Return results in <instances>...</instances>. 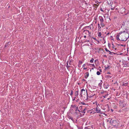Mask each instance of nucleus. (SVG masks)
Instances as JSON below:
<instances>
[{
    "label": "nucleus",
    "mask_w": 129,
    "mask_h": 129,
    "mask_svg": "<svg viewBox=\"0 0 129 129\" xmlns=\"http://www.w3.org/2000/svg\"><path fill=\"white\" fill-rule=\"evenodd\" d=\"M112 45L113 46L114 45H113V44H112Z\"/></svg>",
    "instance_id": "obj_46"
},
{
    "label": "nucleus",
    "mask_w": 129,
    "mask_h": 129,
    "mask_svg": "<svg viewBox=\"0 0 129 129\" xmlns=\"http://www.w3.org/2000/svg\"><path fill=\"white\" fill-rule=\"evenodd\" d=\"M104 87H105V88L106 89H107L108 88V86H106V87H105V86H104Z\"/></svg>",
    "instance_id": "obj_31"
},
{
    "label": "nucleus",
    "mask_w": 129,
    "mask_h": 129,
    "mask_svg": "<svg viewBox=\"0 0 129 129\" xmlns=\"http://www.w3.org/2000/svg\"><path fill=\"white\" fill-rule=\"evenodd\" d=\"M85 110H86V109H83V110L82 111H80L79 110H78V111H79V112H82V113H85Z\"/></svg>",
    "instance_id": "obj_12"
},
{
    "label": "nucleus",
    "mask_w": 129,
    "mask_h": 129,
    "mask_svg": "<svg viewBox=\"0 0 129 129\" xmlns=\"http://www.w3.org/2000/svg\"><path fill=\"white\" fill-rule=\"evenodd\" d=\"M105 57H106V55H105Z\"/></svg>",
    "instance_id": "obj_49"
},
{
    "label": "nucleus",
    "mask_w": 129,
    "mask_h": 129,
    "mask_svg": "<svg viewBox=\"0 0 129 129\" xmlns=\"http://www.w3.org/2000/svg\"><path fill=\"white\" fill-rule=\"evenodd\" d=\"M110 44H108V46H110Z\"/></svg>",
    "instance_id": "obj_42"
},
{
    "label": "nucleus",
    "mask_w": 129,
    "mask_h": 129,
    "mask_svg": "<svg viewBox=\"0 0 129 129\" xmlns=\"http://www.w3.org/2000/svg\"><path fill=\"white\" fill-rule=\"evenodd\" d=\"M122 34L120 36V40L123 41H126L129 36V34L127 32L122 33Z\"/></svg>",
    "instance_id": "obj_1"
},
{
    "label": "nucleus",
    "mask_w": 129,
    "mask_h": 129,
    "mask_svg": "<svg viewBox=\"0 0 129 129\" xmlns=\"http://www.w3.org/2000/svg\"><path fill=\"white\" fill-rule=\"evenodd\" d=\"M124 32H125V31H121L119 33L118 35H117L116 36V38L118 40H120L119 38V37L120 36V35H121L122 33H123Z\"/></svg>",
    "instance_id": "obj_4"
},
{
    "label": "nucleus",
    "mask_w": 129,
    "mask_h": 129,
    "mask_svg": "<svg viewBox=\"0 0 129 129\" xmlns=\"http://www.w3.org/2000/svg\"><path fill=\"white\" fill-rule=\"evenodd\" d=\"M83 69L84 70H86L87 69V68H83Z\"/></svg>",
    "instance_id": "obj_34"
},
{
    "label": "nucleus",
    "mask_w": 129,
    "mask_h": 129,
    "mask_svg": "<svg viewBox=\"0 0 129 129\" xmlns=\"http://www.w3.org/2000/svg\"><path fill=\"white\" fill-rule=\"evenodd\" d=\"M84 94L83 95H80L82 97L83 100L84 101L87 100L88 99L87 93V91H84Z\"/></svg>",
    "instance_id": "obj_2"
},
{
    "label": "nucleus",
    "mask_w": 129,
    "mask_h": 129,
    "mask_svg": "<svg viewBox=\"0 0 129 129\" xmlns=\"http://www.w3.org/2000/svg\"><path fill=\"white\" fill-rule=\"evenodd\" d=\"M101 33L100 32H99V33H98V36L99 37H101Z\"/></svg>",
    "instance_id": "obj_16"
},
{
    "label": "nucleus",
    "mask_w": 129,
    "mask_h": 129,
    "mask_svg": "<svg viewBox=\"0 0 129 129\" xmlns=\"http://www.w3.org/2000/svg\"><path fill=\"white\" fill-rule=\"evenodd\" d=\"M86 36H84V38H86Z\"/></svg>",
    "instance_id": "obj_37"
},
{
    "label": "nucleus",
    "mask_w": 129,
    "mask_h": 129,
    "mask_svg": "<svg viewBox=\"0 0 129 129\" xmlns=\"http://www.w3.org/2000/svg\"><path fill=\"white\" fill-rule=\"evenodd\" d=\"M122 9L123 10H125L124 9V8H122Z\"/></svg>",
    "instance_id": "obj_36"
},
{
    "label": "nucleus",
    "mask_w": 129,
    "mask_h": 129,
    "mask_svg": "<svg viewBox=\"0 0 129 129\" xmlns=\"http://www.w3.org/2000/svg\"><path fill=\"white\" fill-rule=\"evenodd\" d=\"M110 122L112 125L115 126L117 124V123L116 120L111 119L110 121Z\"/></svg>",
    "instance_id": "obj_3"
},
{
    "label": "nucleus",
    "mask_w": 129,
    "mask_h": 129,
    "mask_svg": "<svg viewBox=\"0 0 129 129\" xmlns=\"http://www.w3.org/2000/svg\"><path fill=\"white\" fill-rule=\"evenodd\" d=\"M110 44H108V46H110Z\"/></svg>",
    "instance_id": "obj_43"
},
{
    "label": "nucleus",
    "mask_w": 129,
    "mask_h": 129,
    "mask_svg": "<svg viewBox=\"0 0 129 129\" xmlns=\"http://www.w3.org/2000/svg\"><path fill=\"white\" fill-rule=\"evenodd\" d=\"M83 33L87 35H89L90 33L89 30H84Z\"/></svg>",
    "instance_id": "obj_5"
},
{
    "label": "nucleus",
    "mask_w": 129,
    "mask_h": 129,
    "mask_svg": "<svg viewBox=\"0 0 129 129\" xmlns=\"http://www.w3.org/2000/svg\"><path fill=\"white\" fill-rule=\"evenodd\" d=\"M92 66H94V64H92Z\"/></svg>",
    "instance_id": "obj_39"
},
{
    "label": "nucleus",
    "mask_w": 129,
    "mask_h": 129,
    "mask_svg": "<svg viewBox=\"0 0 129 129\" xmlns=\"http://www.w3.org/2000/svg\"><path fill=\"white\" fill-rule=\"evenodd\" d=\"M113 48H114V47H113Z\"/></svg>",
    "instance_id": "obj_51"
},
{
    "label": "nucleus",
    "mask_w": 129,
    "mask_h": 129,
    "mask_svg": "<svg viewBox=\"0 0 129 129\" xmlns=\"http://www.w3.org/2000/svg\"><path fill=\"white\" fill-rule=\"evenodd\" d=\"M95 95V94L94 93L92 95H90V97H92L94 95Z\"/></svg>",
    "instance_id": "obj_27"
},
{
    "label": "nucleus",
    "mask_w": 129,
    "mask_h": 129,
    "mask_svg": "<svg viewBox=\"0 0 129 129\" xmlns=\"http://www.w3.org/2000/svg\"><path fill=\"white\" fill-rule=\"evenodd\" d=\"M81 104L83 105H86L85 103L83 102H81Z\"/></svg>",
    "instance_id": "obj_25"
},
{
    "label": "nucleus",
    "mask_w": 129,
    "mask_h": 129,
    "mask_svg": "<svg viewBox=\"0 0 129 129\" xmlns=\"http://www.w3.org/2000/svg\"><path fill=\"white\" fill-rule=\"evenodd\" d=\"M73 121H74L73 119V118H70Z\"/></svg>",
    "instance_id": "obj_28"
},
{
    "label": "nucleus",
    "mask_w": 129,
    "mask_h": 129,
    "mask_svg": "<svg viewBox=\"0 0 129 129\" xmlns=\"http://www.w3.org/2000/svg\"><path fill=\"white\" fill-rule=\"evenodd\" d=\"M125 66H127V64H125Z\"/></svg>",
    "instance_id": "obj_38"
},
{
    "label": "nucleus",
    "mask_w": 129,
    "mask_h": 129,
    "mask_svg": "<svg viewBox=\"0 0 129 129\" xmlns=\"http://www.w3.org/2000/svg\"><path fill=\"white\" fill-rule=\"evenodd\" d=\"M125 25V24H124V22H123V23H122V25Z\"/></svg>",
    "instance_id": "obj_33"
},
{
    "label": "nucleus",
    "mask_w": 129,
    "mask_h": 129,
    "mask_svg": "<svg viewBox=\"0 0 129 129\" xmlns=\"http://www.w3.org/2000/svg\"><path fill=\"white\" fill-rule=\"evenodd\" d=\"M115 6H115L114 7H112V6H111V10H114V9L115 8Z\"/></svg>",
    "instance_id": "obj_20"
},
{
    "label": "nucleus",
    "mask_w": 129,
    "mask_h": 129,
    "mask_svg": "<svg viewBox=\"0 0 129 129\" xmlns=\"http://www.w3.org/2000/svg\"><path fill=\"white\" fill-rule=\"evenodd\" d=\"M78 90L75 91V95L76 96H77L78 95Z\"/></svg>",
    "instance_id": "obj_11"
},
{
    "label": "nucleus",
    "mask_w": 129,
    "mask_h": 129,
    "mask_svg": "<svg viewBox=\"0 0 129 129\" xmlns=\"http://www.w3.org/2000/svg\"><path fill=\"white\" fill-rule=\"evenodd\" d=\"M100 10L101 11H102L103 12H104V11L103 10V9L102 8H101Z\"/></svg>",
    "instance_id": "obj_29"
},
{
    "label": "nucleus",
    "mask_w": 129,
    "mask_h": 129,
    "mask_svg": "<svg viewBox=\"0 0 129 129\" xmlns=\"http://www.w3.org/2000/svg\"><path fill=\"white\" fill-rule=\"evenodd\" d=\"M70 61H68L67 62V65L68 67L70 66Z\"/></svg>",
    "instance_id": "obj_14"
},
{
    "label": "nucleus",
    "mask_w": 129,
    "mask_h": 129,
    "mask_svg": "<svg viewBox=\"0 0 129 129\" xmlns=\"http://www.w3.org/2000/svg\"><path fill=\"white\" fill-rule=\"evenodd\" d=\"M94 59L93 58H92V59L90 60V62L91 63H92L93 62V61H94Z\"/></svg>",
    "instance_id": "obj_18"
},
{
    "label": "nucleus",
    "mask_w": 129,
    "mask_h": 129,
    "mask_svg": "<svg viewBox=\"0 0 129 129\" xmlns=\"http://www.w3.org/2000/svg\"><path fill=\"white\" fill-rule=\"evenodd\" d=\"M93 39L94 40H96V39L95 38H93Z\"/></svg>",
    "instance_id": "obj_35"
},
{
    "label": "nucleus",
    "mask_w": 129,
    "mask_h": 129,
    "mask_svg": "<svg viewBox=\"0 0 129 129\" xmlns=\"http://www.w3.org/2000/svg\"><path fill=\"white\" fill-rule=\"evenodd\" d=\"M84 91H87L86 90L85 91V90L84 89H82L81 90V91L80 92V95H83L84 94Z\"/></svg>",
    "instance_id": "obj_7"
},
{
    "label": "nucleus",
    "mask_w": 129,
    "mask_h": 129,
    "mask_svg": "<svg viewBox=\"0 0 129 129\" xmlns=\"http://www.w3.org/2000/svg\"><path fill=\"white\" fill-rule=\"evenodd\" d=\"M99 18L101 22H104V19L101 16L99 17Z\"/></svg>",
    "instance_id": "obj_9"
},
{
    "label": "nucleus",
    "mask_w": 129,
    "mask_h": 129,
    "mask_svg": "<svg viewBox=\"0 0 129 129\" xmlns=\"http://www.w3.org/2000/svg\"><path fill=\"white\" fill-rule=\"evenodd\" d=\"M107 96V95H105V96H103V97H104V98H105V97Z\"/></svg>",
    "instance_id": "obj_32"
},
{
    "label": "nucleus",
    "mask_w": 129,
    "mask_h": 129,
    "mask_svg": "<svg viewBox=\"0 0 129 129\" xmlns=\"http://www.w3.org/2000/svg\"><path fill=\"white\" fill-rule=\"evenodd\" d=\"M100 70V71H101V70Z\"/></svg>",
    "instance_id": "obj_52"
},
{
    "label": "nucleus",
    "mask_w": 129,
    "mask_h": 129,
    "mask_svg": "<svg viewBox=\"0 0 129 129\" xmlns=\"http://www.w3.org/2000/svg\"><path fill=\"white\" fill-rule=\"evenodd\" d=\"M100 24H101V25L102 26H104V25L103 23V22H101L100 23Z\"/></svg>",
    "instance_id": "obj_19"
},
{
    "label": "nucleus",
    "mask_w": 129,
    "mask_h": 129,
    "mask_svg": "<svg viewBox=\"0 0 129 129\" xmlns=\"http://www.w3.org/2000/svg\"><path fill=\"white\" fill-rule=\"evenodd\" d=\"M85 66V64H84L82 66H83V67H84Z\"/></svg>",
    "instance_id": "obj_30"
},
{
    "label": "nucleus",
    "mask_w": 129,
    "mask_h": 129,
    "mask_svg": "<svg viewBox=\"0 0 129 129\" xmlns=\"http://www.w3.org/2000/svg\"><path fill=\"white\" fill-rule=\"evenodd\" d=\"M118 9L117 8H116L115 10H117Z\"/></svg>",
    "instance_id": "obj_40"
},
{
    "label": "nucleus",
    "mask_w": 129,
    "mask_h": 129,
    "mask_svg": "<svg viewBox=\"0 0 129 129\" xmlns=\"http://www.w3.org/2000/svg\"><path fill=\"white\" fill-rule=\"evenodd\" d=\"M93 128L92 126L89 127L88 128H87V129H93Z\"/></svg>",
    "instance_id": "obj_15"
},
{
    "label": "nucleus",
    "mask_w": 129,
    "mask_h": 129,
    "mask_svg": "<svg viewBox=\"0 0 129 129\" xmlns=\"http://www.w3.org/2000/svg\"><path fill=\"white\" fill-rule=\"evenodd\" d=\"M108 67H109L108 66V67L106 68L107 69V68Z\"/></svg>",
    "instance_id": "obj_44"
},
{
    "label": "nucleus",
    "mask_w": 129,
    "mask_h": 129,
    "mask_svg": "<svg viewBox=\"0 0 129 129\" xmlns=\"http://www.w3.org/2000/svg\"><path fill=\"white\" fill-rule=\"evenodd\" d=\"M111 110L112 111H113V110L112 109H111Z\"/></svg>",
    "instance_id": "obj_41"
},
{
    "label": "nucleus",
    "mask_w": 129,
    "mask_h": 129,
    "mask_svg": "<svg viewBox=\"0 0 129 129\" xmlns=\"http://www.w3.org/2000/svg\"><path fill=\"white\" fill-rule=\"evenodd\" d=\"M100 74V73L99 71H97L96 72V74L98 75H99Z\"/></svg>",
    "instance_id": "obj_21"
},
{
    "label": "nucleus",
    "mask_w": 129,
    "mask_h": 129,
    "mask_svg": "<svg viewBox=\"0 0 129 129\" xmlns=\"http://www.w3.org/2000/svg\"><path fill=\"white\" fill-rule=\"evenodd\" d=\"M98 28L99 29H100L101 28V27L100 26V24H98Z\"/></svg>",
    "instance_id": "obj_22"
},
{
    "label": "nucleus",
    "mask_w": 129,
    "mask_h": 129,
    "mask_svg": "<svg viewBox=\"0 0 129 129\" xmlns=\"http://www.w3.org/2000/svg\"><path fill=\"white\" fill-rule=\"evenodd\" d=\"M10 42H8L7 44H6L5 45V47H6L7 46H8L9 45H10Z\"/></svg>",
    "instance_id": "obj_13"
},
{
    "label": "nucleus",
    "mask_w": 129,
    "mask_h": 129,
    "mask_svg": "<svg viewBox=\"0 0 129 129\" xmlns=\"http://www.w3.org/2000/svg\"><path fill=\"white\" fill-rule=\"evenodd\" d=\"M72 107L74 109V110L76 111H77L78 109L77 107L75 105L72 106Z\"/></svg>",
    "instance_id": "obj_8"
},
{
    "label": "nucleus",
    "mask_w": 129,
    "mask_h": 129,
    "mask_svg": "<svg viewBox=\"0 0 129 129\" xmlns=\"http://www.w3.org/2000/svg\"><path fill=\"white\" fill-rule=\"evenodd\" d=\"M85 78H87L89 75V73L88 72H86L85 73Z\"/></svg>",
    "instance_id": "obj_10"
},
{
    "label": "nucleus",
    "mask_w": 129,
    "mask_h": 129,
    "mask_svg": "<svg viewBox=\"0 0 129 129\" xmlns=\"http://www.w3.org/2000/svg\"><path fill=\"white\" fill-rule=\"evenodd\" d=\"M105 49V50L106 51H107V52L108 51V52H110V53L111 52L110 51H109V50H108L107 48H106Z\"/></svg>",
    "instance_id": "obj_23"
},
{
    "label": "nucleus",
    "mask_w": 129,
    "mask_h": 129,
    "mask_svg": "<svg viewBox=\"0 0 129 129\" xmlns=\"http://www.w3.org/2000/svg\"><path fill=\"white\" fill-rule=\"evenodd\" d=\"M73 94V91L72 90H71V92L70 94V95L71 96H72Z\"/></svg>",
    "instance_id": "obj_17"
},
{
    "label": "nucleus",
    "mask_w": 129,
    "mask_h": 129,
    "mask_svg": "<svg viewBox=\"0 0 129 129\" xmlns=\"http://www.w3.org/2000/svg\"><path fill=\"white\" fill-rule=\"evenodd\" d=\"M75 100V99H73V101H74V100Z\"/></svg>",
    "instance_id": "obj_45"
},
{
    "label": "nucleus",
    "mask_w": 129,
    "mask_h": 129,
    "mask_svg": "<svg viewBox=\"0 0 129 129\" xmlns=\"http://www.w3.org/2000/svg\"><path fill=\"white\" fill-rule=\"evenodd\" d=\"M105 57H106V55H105Z\"/></svg>",
    "instance_id": "obj_50"
},
{
    "label": "nucleus",
    "mask_w": 129,
    "mask_h": 129,
    "mask_svg": "<svg viewBox=\"0 0 129 129\" xmlns=\"http://www.w3.org/2000/svg\"><path fill=\"white\" fill-rule=\"evenodd\" d=\"M82 63V62L80 61H79V63L81 64Z\"/></svg>",
    "instance_id": "obj_26"
},
{
    "label": "nucleus",
    "mask_w": 129,
    "mask_h": 129,
    "mask_svg": "<svg viewBox=\"0 0 129 129\" xmlns=\"http://www.w3.org/2000/svg\"><path fill=\"white\" fill-rule=\"evenodd\" d=\"M95 109L97 113H100L101 112V109L98 106L96 107Z\"/></svg>",
    "instance_id": "obj_6"
},
{
    "label": "nucleus",
    "mask_w": 129,
    "mask_h": 129,
    "mask_svg": "<svg viewBox=\"0 0 129 129\" xmlns=\"http://www.w3.org/2000/svg\"><path fill=\"white\" fill-rule=\"evenodd\" d=\"M117 0H114V3L115 4L117 3Z\"/></svg>",
    "instance_id": "obj_24"
},
{
    "label": "nucleus",
    "mask_w": 129,
    "mask_h": 129,
    "mask_svg": "<svg viewBox=\"0 0 129 129\" xmlns=\"http://www.w3.org/2000/svg\"><path fill=\"white\" fill-rule=\"evenodd\" d=\"M122 54V53H121L120 54Z\"/></svg>",
    "instance_id": "obj_48"
},
{
    "label": "nucleus",
    "mask_w": 129,
    "mask_h": 129,
    "mask_svg": "<svg viewBox=\"0 0 129 129\" xmlns=\"http://www.w3.org/2000/svg\"><path fill=\"white\" fill-rule=\"evenodd\" d=\"M103 16H104V17H105L103 15Z\"/></svg>",
    "instance_id": "obj_47"
}]
</instances>
